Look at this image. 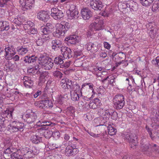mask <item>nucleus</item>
<instances>
[{"label": "nucleus", "instance_id": "obj_1", "mask_svg": "<svg viewBox=\"0 0 159 159\" xmlns=\"http://www.w3.org/2000/svg\"><path fill=\"white\" fill-rule=\"evenodd\" d=\"M70 27L69 24L67 22H62L58 23L56 25V31L54 32L53 34L57 37L64 35Z\"/></svg>", "mask_w": 159, "mask_h": 159}, {"label": "nucleus", "instance_id": "obj_2", "mask_svg": "<svg viewBox=\"0 0 159 159\" xmlns=\"http://www.w3.org/2000/svg\"><path fill=\"white\" fill-rule=\"evenodd\" d=\"M113 102L116 109H121L124 105V97L122 94L116 95L113 98Z\"/></svg>", "mask_w": 159, "mask_h": 159}, {"label": "nucleus", "instance_id": "obj_3", "mask_svg": "<svg viewBox=\"0 0 159 159\" xmlns=\"http://www.w3.org/2000/svg\"><path fill=\"white\" fill-rule=\"evenodd\" d=\"M124 138L130 143V146L133 149L135 148L138 143L137 137L135 134H131L126 133L124 134Z\"/></svg>", "mask_w": 159, "mask_h": 159}, {"label": "nucleus", "instance_id": "obj_4", "mask_svg": "<svg viewBox=\"0 0 159 159\" xmlns=\"http://www.w3.org/2000/svg\"><path fill=\"white\" fill-rule=\"evenodd\" d=\"M5 54L4 56L7 60H9L12 56H14L16 53L15 49L14 46L8 45L5 49Z\"/></svg>", "mask_w": 159, "mask_h": 159}, {"label": "nucleus", "instance_id": "obj_5", "mask_svg": "<svg viewBox=\"0 0 159 159\" xmlns=\"http://www.w3.org/2000/svg\"><path fill=\"white\" fill-rule=\"evenodd\" d=\"M98 18L99 17L98 16ZM96 21L92 23L90 25L89 28L92 31H96L101 30L103 28V21L99 18L95 19Z\"/></svg>", "mask_w": 159, "mask_h": 159}, {"label": "nucleus", "instance_id": "obj_6", "mask_svg": "<svg viewBox=\"0 0 159 159\" xmlns=\"http://www.w3.org/2000/svg\"><path fill=\"white\" fill-rule=\"evenodd\" d=\"M36 150L35 148H33L31 150L28 148H23L22 151H24V154L23 156V158H30L33 157L35 154L39 153L38 151H35Z\"/></svg>", "mask_w": 159, "mask_h": 159}, {"label": "nucleus", "instance_id": "obj_7", "mask_svg": "<svg viewBox=\"0 0 159 159\" xmlns=\"http://www.w3.org/2000/svg\"><path fill=\"white\" fill-rule=\"evenodd\" d=\"M34 24L32 22L29 21H27L25 24L24 28L25 30H26L27 33L29 34H35L37 33V30L34 27Z\"/></svg>", "mask_w": 159, "mask_h": 159}, {"label": "nucleus", "instance_id": "obj_8", "mask_svg": "<svg viewBox=\"0 0 159 159\" xmlns=\"http://www.w3.org/2000/svg\"><path fill=\"white\" fill-rule=\"evenodd\" d=\"M51 15L54 19L60 20L63 16L62 11L57 8H53L51 10Z\"/></svg>", "mask_w": 159, "mask_h": 159}, {"label": "nucleus", "instance_id": "obj_9", "mask_svg": "<svg viewBox=\"0 0 159 159\" xmlns=\"http://www.w3.org/2000/svg\"><path fill=\"white\" fill-rule=\"evenodd\" d=\"M79 152L78 148L74 145H68L65 150V154L67 156L75 155Z\"/></svg>", "mask_w": 159, "mask_h": 159}, {"label": "nucleus", "instance_id": "obj_10", "mask_svg": "<svg viewBox=\"0 0 159 159\" xmlns=\"http://www.w3.org/2000/svg\"><path fill=\"white\" fill-rule=\"evenodd\" d=\"M34 0H20V3L23 9H30L32 8L34 3Z\"/></svg>", "mask_w": 159, "mask_h": 159}, {"label": "nucleus", "instance_id": "obj_11", "mask_svg": "<svg viewBox=\"0 0 159 159\" xmlns=\"http://www.w3.org/2000/svg\"><path fill=\"white\" fill-rule=\"evenodd\" d=\"M90 7L94 10H101L103 5L100 0H92L90 1Z\"/></svg>", "mask_w": 159, "mask_h": 159}, {"label": "nucleus", "instance_id": "obj_12", "mask_svg": "<svg viewBox=\"0 0 159 159\" xmlns=\"http://www.w3.org/2000/svg\"><path fill=\"white\" fill-rule=\"evenodd\" d=\"M61 54L65 59H69L72 57V51L70 48L65 47H62L61 49Z\"/></svg>", "mask_w": 159, "mask_h": 159}, {"label": "nucleus", "instance_id": "obj_13", "mask_svg": "<svg viewBox=\"0 0 159 159\" xmlns=\"http://www.w3.org/2000/svg\"><path fill=\"white\" fill-rule=\"evenodd\" d=\"M99 112L100 113L102 119V122L105 123L108 121L110 117V113L108 110L100 109Z\"/></svg>", "mask_w": 159, "mask_h": 159}, {"label": "nucleus", "instance_id": "obj_14", "mask_svg": "<svg viewBox=\"0 0 159 159\" xmlns=\"http://www.w3.org/2000/svg\"><path fill=\"white\" fill-rule=\"evenodd\" d=\"M65 40L71 44H75L80 41V37L75 35H71L66 37Z\"/></svg>", "mask_w": 159, "mask_h": 159}, {"label": "nucleus", "instance_id": "obj_15", "mask_svg": "<svg viewBox=\"0 0 159 159\" xmlns=\"http://www.w3.org/2000/svg\"><path fill=\"white\" fill-rule=\"evenodd\" d=\"M81 14L84 19L85 20L89 19L92 15L91 11L87 8H83L81 10Z\"/></svg>", "mask_w": 159, "mask_h": 159}, {"label": "nucleus", "instance_id": "obj_16", "mask_svg": "<svg viewBox=\"0 0 159 159\" xmlns=\"http://www.w3.org/2000/svg\"><path fill=\"white\" fill-rule=\"evenodd\" d=\"M37 18L40 20L46 21L49 18V16L47 11H41L38 13Z\"/></svg>", "mask_w": 159, "mask_h": 159}, {"label": "nucleus", "instance_id": "obj_17", "mask_svg": "<svg viewBox=\"0 0 159 159\" xmlns=\"http://www.w3.org/2000/svg\"><path fill=\"white\" fill-rule=\"evenodd\" d=\"M53 27L52 24L50 23H47L46 26L41 27V30L44 34L48 35L52 31Z\"/></svg>", "mask_w": 159, "mask_h": 159}, {"label": "nucleus", "instance_id": "obj_18", "mask_svg": "<svg viewBox=\"0 0 159 159\" xmlns=\"http://www.w3.org/2000/svg\"><path fill=\"white\" fill-rule=\"evenodd\" d=\"M72 84V81L69 79L65 78L61 80L60 84L62 88L64 89H68V86L70 87Z\"/></svg>", "mask_w": 159, "mask_h": 159}, {"label": "nucleus", "instance_id": "obj_19", "mask_svg": "<svg viewBox=\"0 0 159 159\" xmlns=\"http://www.w3.org/2000/svg\"><path fill=\"white\" fill-rule=\"evenodd\" d=\"M70 86V93H80V85L77 83L72 81L71 85Z\"/></svg>", "mask_w": 159, "mask_h": 159}, {"label": "nucleus", "instance_id": "obj_20", "mask_svg": "<svg viewBox=\"0 0 159 159\" xmlns=\"http://www.w3.org/2000/svg\"><path fill=\"white\" fill-rule=\"evenodd\" d=\"M101 104V101L99 99L95 98L93 101L90 102L89 107L91 108L95 109L99 107Z\"/></svg>", "mask_w": 159, "mask_h": 159}, {"label": "nucleus", "instance_id": "obj_21", "mask_svg": "<svg viewBox=\"0 0 159 159\" xmlns=\"http://www.w3.org/2000/svg\"><path fill=\"white\" fill-rule=\"evenodd\" d=\"M51 123L48 121H44L41 120L37 123L38 126L41 127V129L43 130H46L48 128V126L51 125Z\"/></svg>", "mask_w": 159, "mask_h": 159}, {"label": "nucleus", "instance_id": "obj_22", "mask_svg": "<svg viewBox=\"0 0 159 159\" xmlns=\"http://www.w3.org/2000/svg\"><path fill=\"white\" fill-rule=\"evenodd\" d=\"M52 49L57 50L59 48L62 47L61 42L60 40L55 39L53 40L52 42Z\"/></svg>", "mask_w": 159, "mask_h": 159}, {"label": "nucleus", "instance_id": "obj_23", "mask_svg": "<svg viewBox=\"0 0 159 159\" xmlns=\"http://www.w3.org/2000/svg\"><path fill=\"white\" fill-rule=\"evenodd\" d=\"M150 27L148 29V31L150 36L151 38H153L158 34V30L157 28L154 27L151 24L149 25Z\"/></svg>", "mask_w": 159, "mask_h": 159}, {"label": "nucleus", "instance_id": "obj_24", "mask_svg": "<svg viewBox=\"0 0 159 159\" xmlns=\"http://www.w3.org/2000/svg\"><path fill=\"white\" fill-rule=\"evenodd\" d=\"M78 12L75 9L73 10H69L67 11V14L68 18L70 19H72L77 17Z\"/></svg>", "mask_w": 159, "mask_h": 159}, {"label": "nucleus", "instance_id": "obj_25", "mask_svg": "<svg viewBox=\"0 0 159 159\" xmlns=\"http://www.w3.org/2000/svg\"><path fill=\"white\" fill-rule=\"evenodd\" d=\"M43 135H39V134L34 135L31 137L30 140L34 143L38 144L42 141V137Z\"/></svg>", "mask_w": 159, "mask_h": 159}, {"label": "nucleus", "instance_id": "obj_26", "mask_svg": "<svg viewBox=\"0 0 159 159\" xmlns=\"http://www.w3.org/2000/svg\"><path fill=\"white\" fill-rule=\"evenodd\" d=\"M23 81L25 86L27 88H31L33 86V82L30 78L25 76L24 77Z\"/></svg>", "mask_w": 159, "mask_h": 159}, {"label": "nucleus", "instance_id": "obj_27", "mask_svg": "<svg viewBox=\"0 0 159 159\" xmlns=\"http://www.w3.org/2000/svg\"><path fill=\"white\" fill-rule=\"evenodd\" d=\"M125 5L126 6V8H129L131 11H136L137 9V4L133 1L130 2L129 3L125 4Z\"/></svg>", "mask_w": 159, "mask_h": 159}, {"label": "nucleus", "instance_id": "obj_28", "mask_svg": "<svg viewBox=\"0 0 159 159\" xmlns=\"http://www.w3.org/2000/svg\"><path fill=\"white\" fill-rule=\"evenodd\" d=\"M37 57L34 55L31 56H26L24 57V61L26 63H32L34 62L37 59Z\"/></svg>", "mask_w": 159, "mask_h": 159}, {"label": "nucleus", "instance_id": "obj_29", "mask_svg": "<svg viewBox=\"0 0 159 159\" xmlns=\"http://www.w3.org/2000/svg\"><path fill=\"white\" fill-rule=\"evenodd\" d=\"M8 130L11 133L18 131V128L16 127L14 121L11 122L8 126Z\"/></svg>", "mask_w": 159, "mask_h": 159}, {"label": "nucleus", "instance_id": "obj_30", "mask_svg": "<svg viewBox=\"0 0 159 159\" xmlns=\"http://www.w3.org/2000/svg\"><path fill=\"white\" fill-rule=\"evenodd\" d=\"M9 29V25L8 22L0 21V31L8 30Z\"/></svg>", "mask_w": 159, "mask_h": 159}, {"label": "nucleus", "instance_id": "obj_31", "mask_svg": "<svg viewBox=\"0 0 159 159\" xmlns=\"http://www.w3.org/2000/svg\"><path fill=\"white\" fill-rule=\"evenodd\" d=\"M17 51L18 54L23 55L27 53L28 50L27 48L20 46L17 48Z\"/></svg>", "mask_w": 159, "mask_h": 159}, {"label": "nucleus", "instance_id": "obj_32", "mask_svg": "<svg viewBox=\"0 0 159 159\" xmlns=\"http://www.w3.org/2000/svg\"><path fill=\"white\" fill-rule=\"evenodd\" d=\"M39 64L43 68L48 61V58L43 56H41L39 58Z\"/></svg>", "mask_w": 159, "mask_h": 159}, {"label": "nucleus", "instance_id": "obj_33", "mask_svg": "<svg viewBox=\"0 0 159 159\" xmlns=\"http://www.w3.org/2000/svg\"><path fill=\"white\" fill-rule=\"evenodd\" d=\"M53 66L52 60L51 58H48V61L45 64L43 68L45 70H48L51 69Z\"/></svg>", "mask_w": 159, "mask_h": 159}, {"label": "nucleus", "instance_id": "obj_34", "mask_svg": "<svg viewBox=\"0 0 159 159\" xmlns=\"http://www.w3.org/2000/svg\"><path fill=\"white\" fill-rule=\"evenodd\" d=\"M92 91L89 89L88 87L85 86H83V84L82 85V88L80 89V93L81 95L83 94L88 96L89 94Z\"/></svg>", "mask_w": 159, "mask_h": 159}, {"label": "nucleus", "instance_id": "obj_35", "mask_svg": "<svg viewBox=\"0 0 159 159\" xmlns=\"http://www.w3.org/2000/svg\"><path fill=\"white\" fill-rule=\"evenodd\" d=\"M83 84V86L87 87H88L89 89L92 91V92L93 93L92 96H93V95H94L96 93L93 89L94 85L93 84L90 83H86Z\"/></svg>", "mask_w": 159, "mask_h": 159}, {"label": "nucleus", "instance_id": "obj_36", "mask_svg": "<svg viewBox=\"0 0 159 159\" xmlns=\"http://www.w3.org/2000/svg\"><path fill=\"white\" fill-rule=\"evenodd\" d=\"M15 123V125L18 128V131H23L25 128V125L23 123L19 122L16 121H14Z\"/></svg>", "mask_w": 159, "mask_h": 159}, {"label": "nucleus", "instance_id": "obj_37", "mask_svg": "<svg viewBox=\"0 0 159 159\" xmlns=\"http://www.w3.org/2000/svg\"><path fill=\"white\" fill-rule=\"evenodd\" d=\"M108 132L111 135H113L116 134V129L113 127L111 125H109L107 127Z\"/></svg>", "mask_w": 159, "mask_h": 159}, {"label": "nucleus", "instance_id": "obj_38", "mask_svg": "<svg viewBox=\"0 0 159 159\" xmlns=\"http://www.w3.org/2000/svg\"><path fill=\"white\" fill-rule=\"evenodd\" d=\"M140 3L144 6L148 7L152 2L154 0H139Z\"/></svg>", "mask_w": 159, "mask_h": 159}, {"label": "nucleus", "instance_id": "obj_39", "mask_svg": "<svg viewBox=\"0 0 159 159\" xmlns=\"http://www.w3.org/2000/svg\"><path fill=\"white\" fill-rule=\"evenodd\" d=\"M70 93L71 99L75 101L79 100L80 98L79 93Z\"/></svg>", "mask_w": 159, "mask_h": 159}, {"label": "nucleus", "instance_id": "obj_40", "mask_svg": "<svg viewBox=\"0 0 159 159\" xmlns=\"http://www.w3.org/2000/svg\"><path fill=\"white\" fill-rule=\"evenodd\" d=\"M54 62L57 65H60L62 64L64 61L62 57L61 56H59L56 57L54 60Z\"/></svg>", "mask_w": 159, "mask_h": 159}, {"label": "nucleus", "instance_id": "obj_41", "mask_svg": "<svg viewBox=\"0 0 159 159\" xmlns=\"http://www.w3.org/2000/svg\"><path fill=\"white\" fill-rule=\"evenodd\" d=\"M152 10L155 12H157L159 11V1H156L154 2L152 6Z\"/></svg>", "mask_w": 159, "mask_h": 159}, {"label": "nucleus", "instance_id": "obj_42", "mask_svg": "<svg viewBox=\"0 0 159 159\" xmlns=\"http://www.w3.org/2000/svg\"><path fill=\"white\" fill-rule=\"evenodd\" d=\"M37 116L34 113H32V114H30V116L28 120H26L27 122L28 123H31L34 122L37 118Z\"/></svg>", "mask_w": 159, "mask_h": 159}, {"label": "nucleus", "instance_id": "obj_43", "mask_svg": "<svg viewBox=\"0 0 159 159\" xmlns=\"http://www.w3.org/2000/svg\"><path fill=\"white\" fill-rule=\"evenodd\" d=\"M45 108L52 107L53 106V103L52 102L48 100H43Z\"/></svg>", "mask_w": 159, "mask_h": 159}, {"label": "nucleus", "instance_id": "obj_44", "mask_svg": "<svg viewBox=\"0 0 159 159\" xmlns=\"http://www.w3.org/2000/svg\"><path fill=\"white\" fill-rule=\"evenodd\" d=\"M16 63L13 64L11 62H8L7 64V67L8 68L10 71H13L15 70L16 69Z\"/></svg>", "mask_w": 159, "mask_h": 159}, {"label": "nucleus", "instance_id": "obj_45", "mask_svg": "<svg viewBox=\"0 0 159 159\" xmlns=\"http://www.w3.org/2000/svg\"><path fill=\"white\" fill-rule=\"evenodd\" d=\"M109 79V84L111 85L112 86H114V83L115 82V79L113 76H107L105 79H103L104 80H105L107 79Z\"/></svg>", "mask_w": 159, "mask_h": 159}, {"label": "nucleus", "instance_id": "obj_46", "mask_svg": "<svg viewBox=\"0 0 159 159\" xmlns=\"http://www.w3.org/2000/svg\"><path fill=\"white\" fill-rule=\"evenodd\" d=\"M11 156L12 159H25L23 156L19 155L17 152H14Z\"/></svg>", "mask_w": 159, "mask_h": 159}, {"label": "nucleus", "instance_id": "obj_47", "mask_svg": "<svg viewBox=\"0 0 159 159\" xmlns=\"http://www.w3.org/2000/svg\"><path fill=\"white\" fill-rule=\"evenodd\" d=\"M112 12V10L110 7H106L102 13V16H108Z\"/></svg>", "mask_w": 159, "mask_h": 159}, {"label": "nucleus", "instance_id": "obj_48", "mask_svg": "<svg viewBox=\"0 0 159 159\" xmlns=\"http://www.w3.org/2000/svg\"><path fill=\"white\" fill-rule=\"evenodd\" d=\"M12 152L10 148H7L4 151L3 155L4 157H6V156H11L12 154Z\"/></svg>", "mask_w": 159, "mask_h": 159}, {"label": "nucleus", "instance_id": "obj_49", "mask_svg": "<svg viewBox=\"0 0 159 159\" xmlns=\"http://www.w3.org/2000/svg\"><path fill=\"white\" fill-rule=\"evenodd\" d=\"M75 109L73 107H70L66 109V113L67 115L71 116L75 112Z\"/></svg>", "mask_w": 159, "mask_h": 159}, {"label": "nucleus", "instance_id": "obj_50", "mask_svg": "<svg viewBox=\"0 0 159 159\" xmlns=\"http://www.w3.org/2000/svg\"><path fill=\"white\" fill-rule=\"evenodd\" d=\"M52 134V132L48 130H46L44 132V136L46 138H49Z\"/></svg>", "mask_w": 159, "mask_h": 159}, {"label": "nucleus", "instance_id": "obj_51", "mask_svg": "<svg viewBox=\"0 0 159 159\" xmlns=\"http://www.w3.org/2000/svg\"><path fill=\"white\" fill-rule=\"evenodd\" d=\"M102 118L101 117L97 118L94 120V121L97 124V125L95 126H97L99 125H103L105 123L102 122V120L101 122H100V120H101Z\"/></svg>", "mask_w": 159, "mask_h": 159}, {"label": "nucleus", "instance_id": "obj_52", "mask_svg": "<svg viewBox=\"0 0 159 159\" xmlns=\"http://www.w3.org/2000/svg\"><path fill=\"white\" fill-rule=\"evenodd\" d=\"M23 21V20H22L20 17H17V18H15L13 19L12 22L17 25L21 24Z\"/></svg>", "mask_w": 159, "mask_h": 159}, {"label": "nucleus", "instance_id": "obj_53", "mask_svg": "<svg viewBox=\"0 0 159 159\" xmlns=\"http://www.w3.org/2000/svg\"><path fill=\"white\" fill-rule=\"evenodd\" d=\"M102 68L101 67H96L94 69V70L96 71V73H98V74L96 73H95V74L98 77L101 76V74H100L101 72H99L102 71Z\"/></svg>", "mask_w": 159, "mask_h": 159}, {"label": "nucleus", "instance_id": "obj_54", "mask_svg": "<svg viewBox=\"0 0 159 159\" xmlns=\"http://www.w3.org/2000/svg\"><path fill=\"white\" fill-rule=\"evenodd\" d=\"M56 101L58 104H63L64 101V98L62 96L60 95L57 99Z\"/></svg>", "mask_w": 159, "mask_h": 159}, {"label": "nucleus", "instance_id": "obj_55", "mask_svg": "<svg viewBox=\"0 0 159 159\" xmlns=\"http://www.w3.org/2000/svg\"><path fill=\"white\" fill-rule=\"evenodd\" d=\"M53 75L55 76L61 78L62 77V74L60 71L56 70L53 72Z\"/></svg>", "mask_w": 159, "mask_h": 159}, {"label": "nucleus", "instance_id": "obj_56", "mask_svg": "<svg viewBox=\"0 0 159 159\" xmlns=\"http://www.w3.org/2000/svg\"><path fill=\"white\" fill-rule=\"evenodd\" d=\"M152 126L153 127V126H156V127L158 125V118L157 117H155L152 119Z\"/></svg>", "mask_w": 159, "mask_h": 159}, {"label": "nucleus", "instance_id": "obj_57", "mask_svg": "<svg viewBox=\"0 0 159 159\" xmlns=\"http://www.w3.org/2000/svg\"><path fill=\"white\" fill-rule=\"evenodd\" d=\"M88 133L90 136L95 138L101 137V136H102H102L103 135V134H96L90 131L88 132Z\"/></svg>", "mask_w": 159, "mask_h": 159}, {"label": "nucleus", "instance_id": "obj_58", "mask_svg": "<svg viewBox=\"0 0 159 159\" xmlns=\"http://www.w3.org/2000/svg\"><path fill=\"white\" fill-rule=\"evenodd\" d=\"M105 92V89L104 88L100 87L98 89L97 92L98 95L99 96L103 94Z\"/></svg>", "mask_w": 159, "mask_h": 159}, {"label": "nucleus", "instance_id": "obj_59", "mask_svg": "<svg viewBox=\"0 0 159 159\" xmlns=\"http://www.w3.org/2000/svg\"><path fill=\"white\" fill-rule=\"evenodd\" d=\"M52 136L55 139H57L60 137V133L58 131H56L54 132H52Z\"/></svg>", "mask_w": 159, "mask_h": 159}, {"label": "nucleus", "instance_id": "obj_60", "mask_svg": "<svg viewBox=\"0 0 159 159\" xmlns=\"http://www.w3.org/2000/svg\"><path fill=\"white\" fill-rule=\"evenodd\" d=\"M11 0H0V7H3L6 6L7 3Z\"/></svg>", "mask_w": 159, "mask_h": 159}, {"label": "nucleus", "instance_id": "obj_61", "mask_svg": "<svg viewBox=\"0 0 159 159\" xmlns=\"http://www.w3.org/2000/svg\"><path fill=\"white\" fill-rule=\"evenodd\" d=\"M93 45V43L91 42L88 43L86 44L85 48L87 50L91 52Z\"/></svg>", "mask_w": 159, "mask_h": 159}, {"label": "nucleus", "instance_id": "obj_62", "mask_svg": "<svg viewBox=\"0 0 159 159\" xmlns=\"http://www.w3.org/2000/svg\"><path fill=\"white\" fill-rule=\"evenodd\" d=\"M98 46H97L96 44L93 43V45L91 52L94 53L98 51Z\"/></svg>", "mask_w": 159, "mask_h": 159}, {"label": "nucleus", "instance_id": "obj_63", "mask_svg": "<svg viewBox=\"0 0 159 159\" xmlns=\"http://www.w3.org/2000/svg\"><path fill=\"white\" fill-rule=\"evenodd\" d=\"M149 146L150 144H148L147 145H145L144 146L142 147L141 148L142 151L143 152H146V154H148V153H147V152L148 149L149 148Z\"/></svg>", "mask_w": 159, "mask_h": 159}, {"label": "nucleus", "instance_id": "obj_64", "mask_svg": "<svg viewBox=\"0 0 159 159\" xmlns=\"http://www.w3.org/2000/svg\"><path fill=\"white\" fill-rule=\"evenodd\" d=\"M44 42H45L50 39L49 36L48 34H43L41 37Z\"/></svg>", "mask_w": 159, "mask_h": 159}]
</instances>
